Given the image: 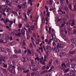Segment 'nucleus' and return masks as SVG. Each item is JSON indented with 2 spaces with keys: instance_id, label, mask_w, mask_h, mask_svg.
<instances>
[{
  "instance_id": "obj_1",
  "label": "nucleus",
  "mask_w": 76,
  "mask_h": 76,
  "mask_svg": "<svg viewBox=\"0 0 76 76\" xmlns=\"http://www.w3.org/2000/svg\"><path fill=\"white\" fill-rule=\"evenodd\" d=\"M15 66L14 65L11 64L10 67H9L8 70H9L10 73H14L15 72Z\"/></svg>"
},
{
  "instance_id": "obj_2",
  "label": "nucleus",
  "mask_w": 76,
  "mask_h": 76,
  "mask_svg": "<svg viewBox=\"0 0 76 76\" xmlns=\"http://www.w3.org/2000/svg\"><path fill=\"white\" fill-rule=\"evenodd\" d=\"M0 58V61H3L4 62H5V60H6L7 58L6 57H4L3 56H1Z\"/></svg>"
},
{
  "instance_id": "obj_3",
  "label": "nucleus",
  "mask_w": 76,
  "mask_h": 76,
  "mask_svg": "<svg viewBox=\"0 0 76 76\" xmlns=\"http://www.w3.org/2000/svg\"><path fill=\"white\" fill-rule=\"evenodd\" d=\"M4 7H5L6 9L7 10H10V9H12L13 8V6L9 5V7L7 6V5H5L4 6Z\"/></svg>"
},
{
  "instance_id": "obj_4",
  "label": "nucleus",
  "mask_w": 76,
  "mask_h": 76,
  "mask_svg": "<svg viewBox=\"0 0 76 76\" xmlns=\"http://www.w3.org/2000/svg\"><path fill=\"white\" fill-rule=\"evenodd\" d=\"M57 46V47L59 48H63L64 45L62 43L60 44L58 43Z\"/></svg>"
},
{
  "instance_id": "obj_5",
  "label": "nucleus",
  "mask_w": 76,
  "mask_h": 76,
  "mask_svg": "<svg viewBox=\"0 0 76 76\" xmlns=\"http://www.w3.org/2000/svg\"><path fill=\"white\" fill-rule=\"evenodd\" d=\"M66 53L63 52H61L60 53V57H63V56H66Z\"/></svg>"
},
{
  "instance_id": "obj_6",
  "label": "nucleus",
  "mask_w": 76,
  "mask_h": 76,
  "mask_svg": "<svg viewBox=\"0 0 76 76\" xmlns=\"http://www.w3.org/2000/svg\"><path fill=\"white\" fill-rule=\"evenodd\" d=\"M20 60H21V61H23V63H24V62H26V61H27L28 60V59H27V58H24L23 57H22L21 58Z\"/></svg>"
},
{
  "instance_id": "obj_7",
  "label": "nucleus",
  "mask_w": 76,
  "mask_h": 76,
  "mask_svg": "<svg viewBox=\"0 0 76 76\" xmlns=\"http://www.w3.org/2000/svg\"><path fill=\"white\" fill-rule=\"evenodd\" d=\"M60 2L61 5H62L63 6H66V4L65 3L64 0H60Z\"/></svg>"
},
{
  "instance_id": "obj_8",
  "label": "nucleus",
  "mask_w": 76,
  "mask_h": 76,
  "mask_svg": "<svg viewBox=\"0 0 76 76\" xmlns=\"http://www.w3.org/2000/svg\"><path fill=\"white\" fill-rule=\"evenodd\" d=\"M32 67H34V68H35L36 69H38V65L35 64L34 63H32Z\"/></svg>"
},
{
  "instance_id": "obj_9",
  "label": "nucleus",
  "mask_w": 76,
  "mask_h": 76,
  "mask_svg": "<svg viewBox=\"0 0 76 76\" xmlns=\"http://www.w3.org/2000/svg\"><path fill=\"white\" fill-rule=\"evenodd\" d=\"M76 46V43H72V44L71 45L70 47V48H71V49H72V48H73L74 47H75Z\"/></svg>"
},
{
  "instance_id": "obj_10",
  "label": "nucleus",
  "mask_w": 76,
  "mask_h": 76,
  "mask_svg": "<svg viewBox=\"0 0 76 76\" xmlns=\"http://www.w3.org/2000/svg\"><path fill=\"white\" fill-rule=\"evenodd\" d=\"M53 50H55V51L58 53L59 51V49L57 48V47H56L54 46L53 48Z\"/></svg>"
},
{
  "instance_id": "obj_11",
  "label": "nucleus",
  "mask_w": 76,
  "mask_h": 76,
  "mask_svg": "<svg viewBox=\"0 0 76 76\" xmlns=\"http://www.w3.org/2000/svg\"><path fill=\"white\" fill-rule=\"evenodd\" d=\"M72 69H71L70 68L66 69L64 70V73H67L69 71L71 72L72 71Z\"/></svg>"
},
{
  "instance_id": "obj_12",
  "label": "nucleus",
  "mask_w": 76,
  "mask_h": 76,
  "mask_svg": "<svg viewBox=\"0 0 76 76\" xmlns=\"http://www.w3.org/2000/svg\"><path fill=\"white\" fill-rule=\"evenodd\" d=\"M18 69L21 70H26V68L25 66H19Z\"/></svg>"
},
{
  "instance_id": "obj_13",
  "label": "nucleus",
  "mask_w": 76,
  "mask_h": 76,
  "mask_svg": "<svg viewBox=\"0 0 76 76\" xmlns=\"http://www.w3.org/2000/svg\"><path fill=\"white\" fill-rule=\"evenodd\" d=\"M62 9L63 10H64L66 12H68L69 10V8L67 7H62Z\"/></svg>"
},
{
  "instance_id": "obj_14",
  "label": "nucleus",
  "mask_w": 76,
  "mask_h": 76,
  "mask_svg": "<svg viewBox=\"0 0 76 76\" xmlns=\"http://www.w3.org/2000/svg\"><path fill=\"white\" fill-rule=\"evenodd\" d=\"M7 42V40L4 39H2L0 40V42H2V43H6Z\"/></svg>"
},
{
  "instance_id": "obj_15",
  "label": "nucleus",
  "mask_w": 76,
  "mask_h": 76,
  "mask_svg": "<svg viewBox=\"0 0 76 76\" xmlns=\"http://www.w3.org/2000/svg\"><path fill=\"white\" fill-rule=\"evenodd\" d=\"M69 53L70 54H75L76 53V51L75 50H70L69 51Z\"/></svg>"
},
{
  "instance_id": "obj_16",
  "label": "nucleus",
  "mask_w": 76,
  "mask_h": 76,
  "mask_svg": "<svg viewBox=\"0 0 76 76\" xmlns=\"http://www.w3.org/2000/svg\"><path fill=\"white\" fill-rule=\"evenodd\" d=\"M32 10V8H29L28 10L27 11V15H28L29 16V15L31 13V12Z\"/></svg>"
},
{
  "instance_id": "obj_17",
  "label": "nucleus",
  "mask_w": 76,
  "mask_h": 76,
  "mask_svg": "<svg viewBox=\"0 0 76 76\" xmlns=\"http://www.w3.org/2000/svg\"><path fill=\"white\" fill-rule=\"evenodd\" d=\"M68 7L69 8V9H70V10H72V4H68Z\"/></svg>"
},
{
  "instance_id": "obj_18",
  "label": "nucleus",
  "mask_w": 76,
  "mask_h": 76,
  "mask_svg": "<svg viewBox=\"0 0 76 76\" xmlns=\"http://www.w3.org/2000/svg\"><path fill=\"white\" fill-rule=\"evenodd\" d=\"M3 1H6V3L7 4H12V2H10L9 1H8V0H2Z\"/></svg>"
},
{
  "instance_id": "obj_19",
  "label": "nucleus",
  "mask_w": 76,
  "mask_h": 76,
  "mask_svg": "<svg viewBox=\"0 0 76 76\" xmlns=\"http://www.w3.org/2000/svg\"><path fill=\"white\" fill-rule=\"evenodd\" d=\"M28 31L27 32H28L30 34H32V31H31V29L30 28H28Z\"/></svg>"
},
{
  "instance_id": "obj_20",
  "label": "nucleus",
  "mask_w": 76,
  "mask_h": 76,
  "mask_svg": "<svg viewBox=\"0 0 76 76\" xmlns=\"http://www.w3.org/2000/svg\"><path fill=\"white\" fill-rule=\"evenodd\" d=\"M54 40L55 42H57L58 43V42H61V41H60L58 39H56Z\"/></svg>"
},
{
  "instance_id": "obj_21",
  "label": "nucleus",
  "mask_w": 76,
  "mask_h": 76,
  "mask_svg": "<svg viewBox=\"0 0 76 76\" xmlns=\"http://www.w3.org/2000/svg\"><path fill=\"white\" fill-rule=\"evenodd\" d=\"M28 72H29V69H27L26 71L25 70H24V71H23V73H28Z\"/></svg>"
},
{
  "instance_id": "obj_22",
  "label": "nucleus",
  "mask_w": 76,
  "mask_h": 76,
  "mask_svg": "<svg viewBox=\"0 0 76 76\" xmlns=\"http://www.w3.org/2000/svg\"><path fill=\"white\" fill-rule=\"evenodd\" d=\"M59 62H60L58 60H56L55 61H54V63H55L56 65H57V64H58V63H59Z\"/></svg>"
},
{
  "instance_id": "obj_23",
  "label": "nucleus",
  "mask_w": 76,
  "mask_h": 76,
  "mask_svg": "<svg viewBox=\"0 0 76 76\" xmlns=\"http://www.w3.org/2000/svg\"><path fill=\"white\" fill-rule=\"evenodd\" d=\"M75 64L74 63L71 64V66L72 67H71V68L72 69H73L75 71V68H74V66H75Z\"/></svg>"
},
{
  "instance_id": "obj_24",
  "label": "nucleus",
  "mask_w": 76,
  "mask_h": 76,
  "mask_svg": "<svg viewBox=\"0 0 76 76\" xmlns=\"http://www.w3.org/2000/svg\"><path fill=\"white\" fill-rule=\"evenodd\" d=\"M48 72V71H47V70H45V71H43L42 72H41V74L42 75H44V74H45V73H47Z\"/></svg>"
},
{
  "instance_id": "obj_25",
  "label": "nucleus",
  "mask_w": 76,
  "mask_h": 76,
  "mask_svg": "<svg viewBox=\"0 0 76 76\" xmlns=\"http://www.w3.org/2000/svg\"><path fill=\"white\" fill-rule=\"evenodd\" d=\"M72 23L71 24V26H73V25H75V20L74 19L72 20Z\"/></svg>"
},
{
  "instance_id": "obj_26",
  "label": "nucleus",
  "mask_w": 76,
  "mask_h": 76,
  "mask_svg": "<svg viewBox=\"0 0 76 76\" xmlns=\"http://www.w3.org/2000/svg\"><path fill=\"white\" fill-rule=\"evenodd\" d=\"M15 43L16 42H15L13 41L10 43V45H14L15 44Z\"/></svg>"
},
{
  "instance_id": "obj_27",
  "label": "nucleus",
  "mask_w": 76,
  "mask_h": 76,
  "mask_svg": "<svg viewBox=\"0 0 76 76\" xmlns=\"http://www.w3.org/2000/svg\"><path fill=\"white\" fill-rule=\"evenodd\" d=\"M58 12V13H59V12H61V13H62L63 14H66V12H63L61 10H59Z\"/></svg>"
},
{
  "instance_id": "obj_28",
  "label": "nucleus",
  "mask_w": 76,
  "mask_h": 76,
  "mask_svg": "<svg viewBox=\"0 0 76 76\" xmlns=\"http://www.w3.org/2000/svg\"><path fill=\"white\" fill-rule=\"evenodd\" d=\"M76 38L72 39V42H73V43H75V42H76Z\"/></svg>"
},
{
  "instance_id": "obj_29",
  "label": "nucleus",
  "mask_w": 76,
  "mask_h": 76,
  "mask_svg": "<svg viewBox=\"0 0 76 76\" xmlns=\"http://www.w3.org/2000/svg\"><path fill=\"white\" fill-rule=\"evenodd\" d=\"M7 64H5L4 63H3V67H4V68H6L7 67Z\"/></svg>"
},
{
  "instance_id": "obj_30",
  "label": "nucleus",
  "mask_w": 76,
  "mask_h": 76,
  "mask_svg": "<svg viewBox=\"0 0 76 76\" xmlns=\"http://www.w3.org/2000/svg\"><path fill=\"white\" fill-rule=\"evenodd\" d=\"M30 29H31V30H32V31H34V30H35V28L34 26H32Z\"/></svg>"
},
{
  "instance_id": "obj_31",
  "label": "nucleus",
  "mask_w": 76,
  "mask_h": 76,
  "mask_svg": "<svg viewBox=\"0 0 76 76\" xmlns=\"http://www.w3.org/2000/svg\"><path fill=\"white\" fill-rule=\"evenodd\" d=\"M66 67H70V64L69 63L66 64Z\"/></svg>"
},
{
  "instance_id": "obj_32",
  "label": "nucleus",
  "mask_w": 76,
  "mask_h": 76,
  "mask_svg": "<svg viewBox=\"0 0 76 76\" xmlns=\"http://www.w3.org/2000/svg\"><path fill=\"white\" fill-rule=\"evenodd\" d=\"M26 28H28V29H29L30 28V26H29V24H26Z\"/></svg>"
},
{
  "instance_id": "obj_33",
  "label": "nucleus",
  "mask_w": 76,
  "mask_h": 76,
  "mask_svg": "<svg viewBox=\"0 0 76 76\" xmlns=\"http://www.w3.org/2000/svg\"><path fill=\"white\" fill-rule=\"evenodd\" d=\"M7 51L8 53L11 52V50L9 48H7Z\"/></svg>"
},
{
  "instance_id": "obj_34",
  "label": "nucleus",
  "mask_w": 76,
  "mask_h": 76,
  "mask_svg": "<svg viewBox=\"0 0 76 76\" xmlns=\"http://www.w3.org/2000/svg\"><path fill=\"white\" fill-rule=\"evenodd\" d=\"M52 4H53V1L52 0H50L49 1V5L52 6Z\"/></svg>"
},
{
  "instance_id": "obj_35",
  "label": "nucleus",
  "mask_w": 76,
  "mask_h": 76,
  "mask_svg": "<svg viewBox=\"0 0 76 76\" xmlns=\"http://www.w3.org/2000/svg\"><path fill=\"white\" fill-rule=\"evenodd\" d=\"M50 52L49 51H46V55L47 56H50Z\"/></svg>"
},
{
  "instance_id": "obj_36",
  "label": "nucleus",
  "mask_w": 76,
  "mask_h": 76,
  "mask_svg": "<svg viewBox=\"0 0 76 76\" xmlns=\"http://www.w3.org/2000/svg\"><path fill=\"white\" fill-rule=\"evenodd\" d=\"M52 10L53 12H54L55 13L56 12V8L54 7H53L52 8Z\"/></svg>"
},
{
  "instance_id": "obj_37",
  "label": "nucleus",
  "mask_w": 76,
  "mask_h": 76,
  "mask_svg": "<svg viewBox=\"0 0 76 76\" xmlns=\"http://www.w3.org/2000/svg\"><path fill=\"white\" fill-rule=\"evenodd\" d=\"M12 13H13V14H14V15H17L18 13L16 12L15 11H12Z\"/></svg>"
},
{
  "instance_id": "obj_38",
  "label": "nucleus",
  "mask_w": 76,
  "mask_h": 76,
  "mask_svg": "<svg viewBox=\"0 0 76 76\" xmlns=\"http://www.w3.org/2000/svg\"><path fill=\"white\" fill-rule=\"evenodd\" d=\"M1 52H4V48H1Z\"/></svg>"
},
{
  "instance_id": "obj_39",
  "label": "nucleus",
  "mask_w": 76,
  "mask_h": 76,
  "mask_svg": "<svg viewBox=\"0 0 76 76\" xmlns=\"http://www.w3.org/2000/svg\"><path fill=\"white\" fill-rule=\"evenodd\" d=\"M25 31L23 30H21V33L22 34H25Z\"/></svg>"
},
{
  "instance_id": "obj_40",
  "label": "nucleus",
  "mask_w": 76,
  "mask_h": 76,
  "mask_svg": "<svg viewBox=\"0 0 76 76\" xmlns=\"http://www.w3.org/2000/svg\"><path fill=\"white\" fill-rule=\"evenodd\" d=\"M27 51L28 53H29L30 54V55L32 54V53H31V50H29V49H28Z\"/></svg>"
},
{
  "instance_id": "obj_41",
  "label": "nucleus",
  "mask_w": 76,
  "mask_h": 76,
  "mask_svg": "<svg viewBox=\"0 0 76 76\" xmlns=\"http://www.w3.org/2000/svg\"><path fill=\"white\" fill-rule=\"evenodd\" d=\"M22 3L24 4H26V0H21Z\"/></svg>"
},
{
  "instance_id": "obj_42",
  "label": "nucleus",
  "mask_w": 76,
  "mask_h": 76,
  "mask_svg": "<svg viewBox=\"0 0 76 76\" xmlns=\"http://www.w3.org/2000/svg\"><path fill=\"white\" fill-rule=\"evenodd\" d=\"M73 33L74 34H76V30L75 29H74L72 31Z\"/></svg>"
},
{
  "instance_id": "obj_43",
  "label": "nucleus",
  "mask_w": 76,
  "mask_h": 76,
  "mask_svg": "<svg viewBox=\"0 0 76 76\" xmlns=\"http://www.w3.org/2000/svg\"><path fill=\"white\" fill-rule=\"evenodd\" d=\"M72 20L70 19L69 20V24H71V23H72Z\"/></svg>"
},
{
  "instance_id": "obj_44",
  "label": "nucleus",
  "mask_w": 76,
  "mask_h": 76,
  "mask_svg": "<svg viewBox=\"0 0 76 76\" xmlns=\"http://www.w3.org/2000/svg\"><path fill=\"white\" fill-rule=\"evenodd\" d=\"M66 3L68 5L70 3H69V0H65Z\"/></svg>"
},
{
  "instance_id": "obj_45",
  "label": "nucleus",
  "mask_w": 76,
  "mask_h": 76,
  "mask_svg": "<svg viewBox=\"0 0 76 76\" xmlns=\"http://www.w3.org/2000/svg\"><path fill=\"white\" fill-rule=\"evenodd\" d=\"M69 76H74V74H73V73H69Z\"/></svg>"
},
{
  "instance_id": "obj_46",
  "label": "nucleus",
  "mask_w": 76,
  "mask_h": 76,
  "mask_svg": "<svg viewBox=\"0 0 76 76\" xmlns=\"http://www.w3.org/2000/svg\"><path fill=\"white\" fill-rule=\"evenodd\" d=\"M61 66H64V67H66V64H65V63H62L61 64Z\"/></svg>"
},
{
  "instance_id": "obj_47",
  "label": "nucleus",
  "mask_w": 76,
  "mask_h": 76,
  "mask_svg": "<svg viewBox=\"0 0 76 76\" xmlns=\"http://www.w3.org/2000/svg\"><path fill=\"white\" fill-rule=\"evenodd\" d=\"M13 57H14V58H17L18 57V56H17L16 55H13L12 56Z\"/></svg>"
},
{
  "instance_id": "obj_48",
  "label": "nucleus",
  "mask_w": 76,
  "mask_h": 76,
  "mask_svg": "<svg viewBox=\"0 0 76 76\" xmlns=\"http://www.w3.org/2000/svg\"><path fill=\"white\" fill-rule=\"evenodd\" d=\"M23 45L26 46V42H25V41L24 40H23Z\"/></svg>"
},
{
  "instance_id": "obj_49",
  "label": "nucleus",
  "mask_w": 76,
  "mask_h": 76,
  "mask_svg": "<svg viewBox=\"0 0 76 76\" xmlns=\"http://www.w3.org/2000/svg\"><path fill=\"white\" fill-rule=\"evenodd\" d=\"M1 38H3L4 36V34H1Z\"/></svg>"
},
{
  "instance_id": "obj_50",
  "label": "nucleus",
  "mask_w": 76,
  "mask_h": 76,
  "mask_svg": "<svg viewBox=\"0 0 76 76\" xmlns=\"http://www.w3.org/2000/svg\"><path fill=\"white\" fill-rule=\"evenodd\" d=\"M50 13L49 12H48L47 13V16L48 17H49V16H50Z\"/></svg>"
},
{
  "instance_id": "obj_51",
  "label": "nucleus",
  "mask_w": 76,
  "mask_h": 76,
  "mask_svg": "<svg viewBox=\"0 0 76 76\" xmlns=\"http://www.w3.org/2000/svg\"><path fill=\"white\" fill-rule=\"evenodd\" d=\"M45 69H46V67H45V66H44L42 67V70H45Z\"/></svg>"
},
{
  "instance_id": "obj_52",
  "label": "nucleus",
  "mask_w": 76,
  "mask_h": 76,
  "mask_svg": "<svg viewBox=\"0 0 76 76\" xmlns=\"http://www.w3.org/2000/svg\"><path fill=\"white\" fill-rule=\"evenodd\" d=\"M74 60H75V58H72L70 59V61L71 62H72V61H73Z\"/></svg>"
},
{
  "instance_id": "obj_53",
  "label": "nucleus",
  "mask_w": 76,
  "mask_h": 76,
  "mask_svg": "<svg viewBox=\"0 0 76 76\" xmlns=\"http://www.w3.org/2000/svg\"><path fill=\"white\" fill-rule=\"evenodd\" d=\"M61 70H65V68H64V66H62L61 67Z\"/></svg>"
},
{
  "instance_id": "obj_54",
  "label": "nucleus",
  "mask_w": 76,
  "mask_h": 76,
  "mask_svg": "<svg viewBox=\"0 0 76 76\" xmlns=\"http://www.w3.org/2000/svg\"><path fill=\"white\" fill-rule=\"evenodd\" d=\"M5 37L6 38H9V34H6Z\"/></svg>"
},
{
  "instance_id": "obj_55",
  "label": "nucleus",
  "mask_w": 76,
  "mask_h": 76,
  "mask_svg": "<svg viewBox=\"0 0 76 76\" xmlns=\"http://www.w3.org/2000/svg\"><path fill=\"white\" fill-rule=\"evenodd\" d=\"M22 24H20L19 25V28H22Z\"/></svg>"
},
{
  "instance_id": "obj_56",
  "label": "nucleus",
  "mask_w": 76,
  "mask_h": 76,
  "mask_svg": "<svg viewBox=\"0 0 76 76\" xmlns=\"http://www.w3.org/2000/svg\"><path fill=\"white\" fill-rule=\"evenodd\" d=\"M40 60V59L39 58V57H37L35 58V60Z\"/></svg>"
},
{
  "instance_id": "obj_57",
  "label": "nucleus",
  "mask_w": 76,
  "mask_h": 76,
  "mask_svg": "<svg viewBox=\"0 0 76 76\" xmlns=\"http://www.w3.org/2000/svg\"><path fill=\"white\" fill-rule=\"evenodd\" d=\"M31 39L32 40V42L34 41V38H33V37H31Z\"/></svg>"
},
{
  "instance_id": "obj_58",
  "label": "nucleus",
  "mask_w": 76,
  "mask_h": 76,
  "mask_svg": "<svg viewBox=\"0 0 76 76\" xmlns=\"http://www.w3.org/2000/svg\"><path fill=\"white\" fill-rule=\"evenodd\" d=\"M17 36H20V35H21V33L20 32H19L17 34Z\"/></svg>"
},
{
  "instance_id": "obj_59",
  "label": "nucleus",
  "mask_w": 76,
  "mask_h": 76,
  "mask_svg": "<svg viewBox=\"0 0 76 76\" xmlns=\"http://www.w3.org/2000/svg\"><path fill=\"white\" fill-rule=\"evenodd\" d=\"M32 71H37L38 70V69H36L35 68V69H32Z\"/></svg>"
},
{
  "instance_id": "obj_60",
  "label": "nucleus",
  "mask_w": 76,
  "mask_h": 76,
  "mask_svg": "<svg viewBox=\"0 0 76 76\" xmlns=\"http://www.w3.org/2000/svg\"><path fill=\"white\" fill-rule=\"evenodd\" d=\"M52 61H53V60L52 59H50L49 61V64H51V63H52Z\"/></svg>"
},
{
  "instance_id": "obj_61",
  "label": "nucleus",
  "mask_w": 76,
  "mask_h": 76,
  "mask_svg": "<svg viewBox=\"0 0 76 76\" xmlns=\"http://www.w3.org/2000/svg\"><path fill=\"white\" fill-rule=\"evenodd\" d=\"M42 23H44V17H42Z\"/></svg>"
},
{
  "instance_id": "obj_62",
  "label": "nucleus",
  "mask_w": 76,
  "mask_h": 76,
  "mask_svg": "<svg viewBox=\"0 0 76 76\" xmlns=\"http://www.w3.org/2000/svg\"><path fill=\"white\" fill-rule=\"evenodd\" d=\"M53 45L55 46H56V42H53V43H52Z\"/></svg>"
},
{
  "instance_id": "obj_63",
  "label": "nucleus",
  "mask_w": 76,
  "mask_h": 76,
  "mask_svg": "<svg viewBox=\"0 0 76 76\" xmlns=\"http://www.w3.org/2000/svg\"><path fill=\"white\" fill-rule=\"evenodd\" d=\"M64 61H65V62H67V61H68V59L66 58L64 59Z\"/></svg>"
},
{
  "instance_id": "obj_64",
  "label": "nucleus",
  "mask_w": 76,
  "mask_h": 76,
  "mask_svg": "<svg viewBox=\"0 0 76 76\" xmlns=\"http://www.w3.org/2000/svg\"><path fill=\"white\" fill-rule=\"evenodd\" d=\"M74 10H76V6L74 5Z\"/></svg>"
}]
</instances>
